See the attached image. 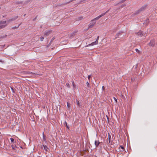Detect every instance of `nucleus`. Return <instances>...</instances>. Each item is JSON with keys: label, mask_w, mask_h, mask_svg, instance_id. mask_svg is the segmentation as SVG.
Instances as JSON below:
<instances>
[{"label": "nucleus", "mask_w": 157, "mask_h": 157, "mask_svg": "<svg viewBox=\"0 0 157 157\" xmlns=\"http://www.w3.org/2000/svg\"><path fill=\"white\" fill-rule=\"evenodd\" d=\"M147 6V5H144L139 10H138L137 12L136 13L137 14L140 13L142 11L144 10V9L146 8V7Z\"/></svg>", "instance_id": "nucleus-1"}, {"label": "nucleus", "mask_w": 157, "mask_h": 157, "mask_svg": "<svg viewBox=\"0 0 157 157\" xmlns=\"http://www.w3.org/2000/svg\"><path fill=\"white\" fill-rule=\"evenodd\" d=\"M98 39H99V36H98L97 37V39H96V41L94 42H92V43L90 44L89 45L93 46L94 45L97 44L98 43Z\"/></svg>", "instance_id": "nucleus-2"}, {"label": "nucleus", "mask_w": 157, "mask_h": 157, "mask_svg": "<svg viewBox=\"0 0 157 157\" xmlns=\"http://www.w3.org/2000/svg\"><path fill=\"white\" fill-rule=\"evenodd\" d=\"M155 40H151L149 43V44L151 47H153L155 45Z\"/></svg>", "instance_id": "nucleus-3"}, {"label": "nucleus", "mask_w": 157, "mask_h": 157, "mask_svg": "<svg viewBox=\"0 0 157 157\" xmlns=\"http://www.w3.org/2000/svg\"><path fill=\"white\" fill-rule=\"evenodd\" d=\"M91 22L90 23L89 26V29L90 28H92L95 24L96 22L93 21H91Z\"/></svg>", "instance_id": "nucleus-4"}, {"label": "nucleus", "mask_w": 157, "mask_h": 157, "mask_svg": "<svg viewBox=\"0 0 157 157\" xmlns=\"http://www.w3.org/2000/svg\"><path fill=\"white\" fill-rule=\"evenodd\" d=\"M76 33V32H74L70 34L69 35V37L71 38L75 36Z\"/></svg>", "instance_id": "nucleus-5"}, {"label": "nucleus", "mask_w": 157, "mask_h": 157, "mask_svg": "<svg viewBox=\"0 0 157 157\" xmlns=\"http://www.w3.org/2000/svg\"><path fill=\"white\" fill-rule=\"evenodd\" d=\"M94 144L96 147H97L100 144V142H99V140H95V141Z\"/></svg>", "instance_id": "nucleus-6"}, {"label": "nucleus", "mask_w": 157, "mask_h": 157, "mask_svg": "<svg viewBox=\"0 0 157 157\" xmlns=\"http://www.w3.org/2000/svg\"><path fill=\"white\" fill-rule=\"evenodd\" d=\"M51 33V31H48L45 32L44 33V35H46V36H48L49 34H50Z\"/></svg>", "instance_id": "nucleus-7"}, {"label": "nucleus", "mask_w": 157, "mask_h": 157, "mask_svg": "<svg viewBox=\"0 0 157 157\" xmlns=\"http://www.w3.org/2000/svg\"><path fill=\"white\" fill-rule=\"evenodd\" d=\"M108 136L109 142L110 143L111 141V136L109 133H108Z\"/></svg>", "instance_id": "nucleus-8"}, {"label": "nucleus", "mask_w": 157, "mask_h": 157, "mask_svg": "<svg viewBox=\"0 0 157 157\" xmlns=\"http://www.w3.org/2000/svg\"><path fill=\"white\" fill-rule=\"evenodd\" d=\"M76 103H77V105L79 107H81V105L80 104L79 101L77 100L76 99Z\"/></svg>", "instance_id": "nucleus-9"}, {"label": "nucleus", "mask_w": 157, "mask_h": 157, "mask_svg": "<svg viewBox=\"0 0 157 157\" xmlns=\"http://www.w3.org/2000/svg\"><path fill=\"white\" fill-rule=\"evenodd\" d=\"M100 18V17L99 16H98L97 17L95 18H94V19H93V20H91V21H95L98 20Z\"/></svg>", "instance_id": "nucleus-10"}, {"label": "nucleus", "mask_w": 157, "mask_h": 157, "mask_svg": "<svg viewBox=\"0 0 157 157\" xmlns=\"http://www.w3.org/2000/svg\"><path fill=\"white\" fill-rule=\"evenodd\" d=\"M7 36L6 35H3L0 36V39H2L5 38Z\"/></svg>", "instance_id": "nucleus-11"}, {"label": "nucleus", "mask_w": 157, "mask_h": 157, "mask_svg": "<svg viewBox=\"0 0 157 157\" xmlns=\"http://www.w3.org/2000/svg\"><path fill=\"white\" fill-rule=\"evenodd\" d=\"M136 34L138 36H141V35L142 34V33L140 31V32H138V33H136Z\"/></svg>", "instance_id": "nucleus-12"}, {"label": "nucleus", "mask_w": 157, "mask_h": 157, "mask_svg": "<svg viewBox=\"0 0 157 157\" xmlns=\"http://www.w3.org/2000/svg\"><path fill=\"white\" fill-rule=\"evenodd\" d=\"M6 24L5 25H0V29L4 28L5 26H6Z\"/></svg>", "instance_id": "nucleus-13"}, {"label": "nucleus", "mask_w": 157, "mask_h": 157, "mask_svg": "<svg viewBox=\"0 0 157 157\" xmlns=\"http://www.w3.org/2000/svg\"><path fill=\"white\" fill-rule=\"evenodd\" d=\"M18 17H16L15 18H13V19H10L8 21L9 22H10V21H14Z\"/></svg>", "instance_id": "nucleus-14"}, {"label": "nucleus", "mask_w": 157, "mask_h": 157, "mask_svg": "<svg viewBox=\"0 0 157 157\" xmlns=\"http://www.w3.org/2000/svg\"><path fill=\"white\" fill-rule=\"evenodd\" d=\"M64 124V125H66V126L67 127V128L68 129H69V126H68V125L67 124V123L66 121H65Z\"/></svg>", "instance_id": "nucleus-15"}, {"label": "nucleus", "mask_w": 157, "mask_h": 157, "mask_svg": "<svg viewBox=\"0 0 157 157\" xmlns=\"http://www.w3.org/2000/svg\"><path fill=\"white\" fill-rule=\"evenodd\" d=\"M43 146L44 147V149L45 150V151H46L47 150V149H48L46 145H43Z\"/></svg>", "instance_id": "nucleus-16"}, {"label": "nucleus", "mask_w": 157, "mask_h": 157, "mask_svg": "<svg viewBox=\"0 0 157 157\" xmlns=\"http://www.w3.org/2000/svg\"><path fill=\"white\" fill-rule=\"evenodd\" d=\"M55 39V37L54 36L53 37L50 43H49V44L50 45L51 43H52V42L53 41V40Z\"/></svg>", "instance_id": "nucleus-17"}, {"label": "nucleus", "mask_w": 157, "mask_h": 157, "mask_svg": "<svg viewBox=\"0 0 157 157\" xmlns=\"http://www.w3.org/2000/svg\"><path fill=\"white\" fill-rule=\"evenodd\" d=\"M6 21H2L0 22V24H6Z\"/></svg>", "instance_id": "nucleus-18"}, {"label": "nucleus", "mask_w": 157, "mask_h": 157, "mask_svg": "<svg viewBox=\"0 0 157 157\" xmlns=\"http://www.w3.org/2000/svg\"><path fill=\"white\" fill-rule=\"evenodd\" d=\"M26 73H27V74L29 75L33 74V73L32 72H30V71H27V72Z\"/></svg>", "instance_id": "nucleus-19"}, {"label": "nucleus", "mask_w": 157, "mask_h": 157, "mask_svg": "<svg viewBox=\"0 0 157 157\" xmlns=\"http://www.w3.org/2000/svg\"><path fill=\"white\" fill-rule=\"evenodd\" d=\"M10 139L12 143H14V139L13 138H10Z\"/></svg>", "instance_id": "nucleus-20"}, {"label": "nucleus", "mask_w": 157, "mask_h": 157, "mask_svg": "<svg viewBox=\"0 0 157 157\" xmlns=\"http://www.w3.org/2000/svg\"><path fill=\"white\" fill-rule=\"evenodd\" d=\"M105 14L106 13H103L101 15H99V16L101 17H102V16H104V15H105Z\"/></svg>", "instance_id": "nucleus-21"}, {"label": "nucleus", "mask_w": 157, "mask_h": 157, "mask_svg": "<svg viewBox=\"0 0 157 157\" xmlns=\"http://www.w3.org/2000/svg\"><path fill=\"white\" fill-rule=\"evenodd\" d=\"M135 50L136 52L139 53H140V51L137 48Z\"/></svg>", "instance_id": "nucleus-22"}, {"label": "nucleus", "mask_w": 157, "mask_h": 157, "mask_svg": "<svg viewBox=\"0 0 157 157\" xmlns=\"http://www.w3.org/2000/svg\"><path fill=\"white\" fill-rule=\"evenodd\" d=\"M66 86H67V87H68V88H70V85L69 84V83H66Z\"/></svg>", "instance_id": "nucleus-23"}, {"label": "nucleus", "mask_w": 157, "mask_h": 157, "mask_svg": "<svg viewBox=\"0 0 157 157\" xmlns=\"http://www.w3.org/2000/svg\"><path fill=\"white\" fill-rule=\"evenodd\" d=\"M43 140L44 141H46V138H45V136H43Z\"/></svg>", "instance_id": "nucleus-24"}, {"label": "nucleus", "mask_w": 157, "mask_h": 157, "mask_svg": "<svg viewBox=\"0 0 157 157\" xmlns=\"http://www.w3.org/2000/svg\"><path fill=\"white\" fill-rule=\"evenodd\" d=\"M20 25V24H19V25L17 27L15 26V27H13L12 28V29H15L16 28H17Z\"/></svg>", "instance_id": "nucleus-25"}, {"label": "nucleus", "mask_w": 157, "mask_h": 157, "mask_svg": "<svg viewBox=\"0 0 157 157\" xmlns=\"http://www.w3.org/2000/svg\"><path fill=\"white\" fill-rule=\"evenodd\" d=\"M126 0H121V1L120 3H122L126 1Z\"/></svg>", "instance_id": "nucleus-26"}, {"label": "nucleus", "mask_w": 157, "mask_h": 157, "mask_svg": "<svg viewBox=\"0 0 157 157\" xmlns=\"http://www.w3.org/2000/svg\"><path fill=\"white\" fill-rule=\"evenodd\" d=\"M44 38L43 37H41L40 38V40L41 41H43Z\"/></svg>", "instance_id": "nucleus-27"}, {"label": "nucleus", "mask_w": 157, "mask_h": 157, "mask_svg": "<svg viewBox=\"0 0 157 157\" xmlns=\"http://www.w3.org/2000/svg\"><path fill=\"white\" fill-rule=\"evenodd\" d=\"M67 107L68 108H69L70 104V103H69L68 102H67Z\"/></svg>", "instance_id": "nucleus-28"}, {"label": "nucleus", "mask_w": 157, "mask_h": 157, "mask_svg": "<svg viewBox=\"0 0 157 157\" xmlns=\"http://www.w3.org/2000/svg\"><path fill=\"white\" fill-rule=\"evenodd\" d=\"M78 19L79 20H81L83 19V17H78Z\"/></svg>", "instance_id": "nucleus-29"}, {"label": "nucleus", "mask_w": 157, "mask_h": 157, "mask_svg": "<svg viewBox=\"0 0 157 157\" xmlns=\"http://www.w3.org/2000/svg\"><path fill=\"white\" fill-rule=\"evenodd\" d=\"M91 77V75H89L88 76V79L90 80V78Z\"/></svg>", "instance_id": "nucleus-30"}, {"label": "nucleus", "mask_w": 157, "mask_h": 157, "mask_svg": "<svg viewBox=\"0 0 157 157\" xmlns=\"http://www.w3.org/2000/svg\"><path fill=\"white\" fill-rule=\"evenodd\" d=\"M86 84L87 86L89 87V83L88 82H86Z\"/></svg>", "instance_id": "nucleus-31"}, {"label": "nucleus", "mask_w": 157, "mask_h": 157, "mask_svg": "<svg viewBox=\"0 0 157 157\" xmlns=\"http://www.w3.org/2000/svg\"><path fill=\"white\" fill-rule=\"evenodd\" d=\"M120 147L123 150L124 149V147H123V146H121V145H120Z\"/></svg>", "instance_id": "nucleus-32"}, {"label": "nucleus", "mask_w": 157, "mask_h": 157, "mask_svg": "<svg viewBox=\"0 0 157 157\" xmlns=\"http://www.w3.org/2000/svg\"><path fill=\"white\" fill-rule=\"evenodd\" d=\"M121 33H117V34H116V36L118 37L119 36V35Z\"/></svg>", "instance_id": "nucleus-33"}, {"label": "nucleus", "mask_w": 157, "mask_h": 157, "mask_svg": "<svg viewBox=\"0 0 157 157\" xmlns=\"http://www.w3.org/2000/svg\"><path fill=\"white\" fill-rule=\"evenodd\" d=\"M109 10L107 11H106L105 12V13H107L109 11Z\"/></svg>", "instance_id": "nucleus-34"}, {"label": "nucleus", "mask_w": 157, "mask_h": 157, "mask_svg": "<svg viewBox=\"0 0 157 157\" xmlns=\"http://www.w3.org/2000/svg\"><path fill=\"white\" fill-rule=\"evenodd\" d=\"M72 83L73 86H74L75 84H74V82L73 81V82H72Z\"/></svg>", "instance_id": "nucleus-35"}, {"label": "nucleus", "mask_w": 157, "mask_h": 157, "mask_svg": "<svg viewBox=\"0 0 157 157\" xmlns=\"http://www.w3.org/2000/svg\"><path fill=\"white\" fill-rule=\"evenodd\" d=\"M43 136H45L44 132H43Z\"/></svg>", "instance_id": "nucleus-36"}, {"label": "nucleus", "mask_w": 157, "mask_h": 157, "mask_svg": "<svg viewBox=\"0 0 157 157\" xmlns=\"http://www.w3.org/2000/svg\"><path fill=\"white\" fill-rule=\"evenodd\" d=\"M114 98V99H115V100L116 101H117V100L115 98Z\"/></svg>", "instance_id": "nucleus-37"}, {"label": "nucleus", "mask_w": 157, "mask_h": 157, "mask_svg": "<svg viewBox=\"0 0 157 157\" xmlns=\"http://www.w3.org/2000/svg\"><path fill=\"white\" fill-rule=\"evenodd\" d=\"M74 0H71V1H70V2H72V1H74Z\"/></svg>", "instance_id": "nucleus-38"}, {"label": "nucleus", "mask_w": 157, "mask_h": 157, "mask_svg": "<svg viewBox=\"0 0 157 157\" xmlns=\"http://www.w3.org/2000/svg\"><path fill=\"white\" fill-rule=\"evenodd\" d=\"M104 86H102V88L103 90V89H104Z\"/></svg>", "instance_id": "nucleus-39"}, {"label": "nucleus", "mask_w": 157, "mask_h": 157, "mask_svg": "<svg viewBox=\"0 0 157 157\" xmlns=\"http://www.w3.org/2000/svg\"><path fill=\"white\" fill-rule=\"evenodd\" d=\"M0 62H3V61H2V60H0Z\"/></svg>", "instance_id": "nucleus-40"}, {"label": "nucleus", "mask_w": 157, "mask_h": 157, "mask_svg": "<svg viewBox=\"0 0 157 157\" xmlns=\"http://www.w3.org/2000/svg\"><path fill=\"white\" fill-rule=\"evenodd\" d=\"M1 9V7H0V9Z\"/></svg>", "instance_id": "nucleus-41"}, {"label": "nucleus", "mask_w": 157, "mask_h": 157, "mask_svg": "<svg viewBox=\"0 0 157 157\" xmlns=\"http://www.w3.org/2000/svg\"><path fill=\"white\" fill-rule=\"evenodd\" d=\"M58 157H59V156H58Z\"/></svg>", "instance_id": "nucleus-42"}]
</instances>
